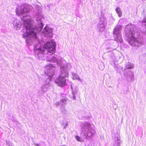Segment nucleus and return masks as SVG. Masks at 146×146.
Returning a JSON list of instances; mask_svg holds the SVG:
<instances>
[{
  "mask_svg": "<svg viewBox=\"0 0 146 146\" xmlns=\"http://www.w3.org/2000/svg\"><path fill=\"white\" fill-rule=\"evenodd\" d=\"M29 9L28 5L23 4L18 6L17 7L16 12L17 15L20 16L23 21V26L26 29V32L23 33V36L24 38L26 39V43L30 45L33 41H39L37 37V34L40 31L42 28L43 25L41 20L43 19V17L40 12L38 14L36 20L38 25L34 28L32 25L31 17L27 15Z\"/></svg>",
  "mask_w": 146,
  "mask_h": 146,
  "instance_id": "f257e3e1",
  "label": "nucleus"
},
{
  "mask_svg": "<svg viewBox=\"0 0 146 146\" xmlns=\"http://www.w3.org/2000/svg\"><path fill=\"white\" fill-rule=\"evenodd\" d=\"M55 42L53 40L47 42L43 46V48L40 47L35 49L36 57L39 59H42L45 56L47 57V61L56 63L58 65L60 66L65 62V60L61 57H59L56 55H52L55 53Z\"/></svg>",
  "mask_w": 146,
  "mask_h": 146,
  "instance_id": "f03ea898",
  "label": "nucleus"
},
{
  "mask_svg": "<svg viewBox=\"0 0 146 146\" xmlns=\"http://www.w3.org/2000/svg\"><path fill=\"white\" fill-rule=\"evenodd\" d=\"M135 30L134 25L129 24L127 25L125 28V36L130 45L133 46L138 47L143 43V39L139 38H135L134 35Z\"/></svg>",
  "mask_w": 146,
  "mask_h": 146,
  "instance_id": "7ed1b4c3",
  "label": "nucleus"
},
{
  "mask_svg": "<svg viewBox=\"0 0 146 146\" xmlns=\"http://www.w3.org/2000/svg\"><path fill=\"white\" fill-rule=\"evenodd\" d=\"M71 67V64L68 63H66L65 65L61 67V74L55 81L58 86L62 87L66 85V78L68 77V71Z\"/></svg>",
  "mask_w": 146,
  "mask_h": 146,
  "instance_id": "20e7f679",
  "label": "nucleus"
},
{
  "mask_svg": "<svg viewBox=\"0 0 146 146\" xmlns=\"http://www.w3.org/2000/svg\"><path fill=\"white\" fill-rule=\"evenodd\" d=\"M81 130L85 139H87L92 138L96 133L95 130L91 127L90 123L87 122L81 124Z\"/></svg>",
  "mask_w": 146,
  "mask_h": 146,
  "instance_id": "39448f33",
  "label": "nucleus"
},
{
  "mask_svg": "<svg viewBox=\"0 0 146 146\" xmlns=\"http://www.w3.org/2000/svg\"><path fill=\"white\" fill-rule=\"evenodd\" d=\"M124 23V19H121L119 20V24L115 28L113 32V36L115 40L118 42L121 43L122 42L121 35V27L123 24Z\"/></svg>",
  "mask_w": 146,
  "mask_h": 146,
  "instance_id": "423d86ee",
  "label": "nucleus"
},
{
  "mask_svg": "<svg viewBox=\"0 0 146 146\" xmlns=\"http://www.w3.org/2000/svg\"><path fill=\"white\" fill-rule=\"evenodd\" d=\"M55 67L52 65L48 64L45 67V70L44 71L45 73L49 77H51L54 74Z\"/></svg>",
  "mask_w": 146,
  "mask_h": 146,
  "instance_id": "0eeeda50",
  "label": "nucleus"
},
{
  "mask_svg": "<svg viewBox=\"0 0 146 146\" xmlns=\"http://www.w3.org/2000/svg\"><path fill=\"white\" fill-rule=\"evenodd\" d=\"M52 29L46 26L41 33V35L46 37H51L52 36Z\"/></svg>",
  "mask_w": 146,
  "mask_h": 146,
  "instance_id": "6e6552de",
  "label": "nucleus"
},
{
  "mask_svg": "<svg viewBox=\"0 0 146 146\" xmlns=\"http://www.w3.org/2000/svg\"><path fill=\"white\" fill-rule=\"evenodd\" d=\"M13 25L15 29L19 30L21 27V24L19 20L16 19L14 20L13 22Z\"/></svg>",
  "mask_w": 146,
  "mask_h": 146,
  "instance_id": "1a4fd4ad",
  "label": "nucleus"
},
{
  "mask_svg": "<svg viewBox=\"0 0 146 146\" xmlns=\"http://www.w3.org/2000/svg\"><path fill=\"white\" fill-rule=\"evenodd\" d=\"M100 19V21L99 23L98 26L99 28L104 29L107 23V21L104 17H101Z\"/></svg>",
  "mask_w": 146,
  "mask_h": 146,
  "instance_id": "9d476101",
  "label": "nucleus"
},
{
  "mask_svg": "<svg viewBox=\"0 0 146 146\" xmlns=\"http://www.w3.org/2000/svg\"><path fill=\"white\" fill-rule=\"evenodd\" d=\"M72 90V95L73 96V99L75 100L76 99V96L77 95L79 89L78 87L76 86L74 89L72 88V86L71 87Z\"/></svg>",
  "mask_w": 146,
  "mask_h": 146,
  "instance_id": "9b49d317",
  "label": "nucleus"
},
{
  "mask_svg": "<svg viewBox=\"0 0 146 146\" xmlns=\"http://www.w3.org/2000/svg\"><path fill=\"white\" fill-rule=\"evenodd\" d=\"M72 74L73 80H76L81 83L83 82V79H81L77 74L73 72L72 73Z\"/></svg>",
  "mask_w": 146,
  "mask_h": 146,
  "instance_id": "f8f14e48",
  "label": "nucleus"
},
{
  "mask_svg": "<svg viewBox=\"0 0 146 146\" xmlns=\"http://www.w3.org/2000/svg\"><path fill=\"white\" fill-rule=\"evenodd\" d=\"M66 103V100L65 99H62L59 102H57L55 104V105L57 106L60 105L64 106Z\"/></svg>",
  "mask_w": 146,
  "mask_h": 146,
  "instance_id": "ddd939ff",
  "label": "nucleus"
},
{
  "mask_svg": "<svg viewBox=\"0 0 146 146\" xmlns=\"http://www.w3.org/2000/svg\"><path fill=\"white\" fill-rule=\"evenodd\" d=\"M48 87V85L47 83H46L43 84L41 87L42 91L44 93L46 92L47 91Z\"/></svg>",
  "mask_w": 146,
  "mask_h": 146,
  "instance_id": "4468645a",
  "label": "nucleus"
},
{
  "mask_svg": "<svg viewBox=\"0 0 146 146\" xmlns=\"http://www.w3.org/2000/svg\"><path fill=\"white\" fill-rule=\"evenodd\" d=\"M120 143V137H115L114 139V145L115 146H119Z\"/></svg>",
  "mask_w": 146,
  "mask_h": 146,
  "instance_id": "2eb2a0df",
  "label": "nucleus"
},
{
  "mask_svg": "<svg viewBox=\"0 0 146 146\" xmlns=\"http://www.w3.org/2000/svg\"><path fill=\"white\" fill-rule=\"evenodd\" d=\"M134 66V64L132 63L128 62L125 65V68L126 69H131L133 68Z\"/></svg>",
  "mask_w": 146,
  "mask_h": 146,
  "instance_id": "dca6fc26",
  "label": "nucleus"
},
{
  "mask_svg": "<svg viewBox=\"0 0 146 146\" xmlns=\"http://www.w3.org/2000/svg\"><path fill=\"white\" fill-rule=\"evenodd\" d=\"M116 11L118 14V16L119 17H121L122 16V12L120 9L119 7H117L116 9Z\"/></svg>",
  "mask_w": 146,
  "mask_h": 146,
  "instance_id": "f3484780",
  "label": "nucleus"
},
{
  "mask_svg": "<svg viewBox=\"0 0 146 146\" xmlns=\"http://www.w3.org/2000/svg\"><path fill=\"white\" fill-rule=\"evenodd\" d=\"M132 73L131 72H130V71H129L127 72V73H123V74L124 76L126 77L127 78H129L131 77V76L130 75V73Z\"/></svg>",
  "mask_w": 146,
  "mask_h": 146,
  "instance_id": "a211bd4d",
  "label": "nucleus"
},
{
  "mask_svg": "<svg viewBox=\"0 0 146 146\" xmlns=\"http://www.w3.org/2000/svg\"><path fill=\"white\" fill-rule=\"evenodd\" d=\"M75 138L76 140L80 142H82V137H80L79 136L76 135L75 136Z\"/></svg>",
  "mask_w": 146,
  "mask_h": 146,
  "instance_id": "6ab92c4d",
  "label": "nucleus"
},
{
  "mask_svg": "<svg viewBox=\"0 0 146 146\" xmlns=\"http://www.w3.org/2000/svg\"><path fill=\"white\" fill-rule=\"evenodd\" d=\"M34 145L36 146H39V144L37 143H35Z\"/></svg>",
  "mask_w": 146,
  "mask_h": 146,
  "instance_id": "aec40b11",
  "label": "nucleus"
},
{
  "mask_svg": "<svg viewBox=\"0 0 146 146\" xmlns=\"http://www.w3.org/2000/svg\"><path fill=\"white\" fill-rule=\"evenodd\" d=\"M67 124H68V123H66V126H65V127H64V129H66V125H67Z\"/></svg>",
  "mask_w": 146,
  "mask_h": 146,
  "instance_id": "412c9836",
  "label": "nucleus"
},
{
  "mask_svg": "<svg viewBox=\"0 0 146 146\" xmlns=\"http://www.w3.org/2000/svg\"><path fill=\"white\" fill-rule=\"evenodd\" d=\"M62 146H66L64 145H62Z\"/></svg>",
  "mask_w": 146,
  "mask_h": 146,
  "instance_id": "4be33fe9",
  "label": "nucleus"
},
{
  "mask_svg": "<svg viewBox=\"0 0 146 146\" xmlns=\"http://www.w3.org/2000/svg\"><path fill=\"white\" fill-rule=\"evenodd\" d=\"M90 117H89V118H88L87 119H88Z\"/></svg>",
  "mask_w": 146,
  "mask_h": 146,
  "instance_id": "5701e85b",
  "label": "nucleus"
}]
</instances>
